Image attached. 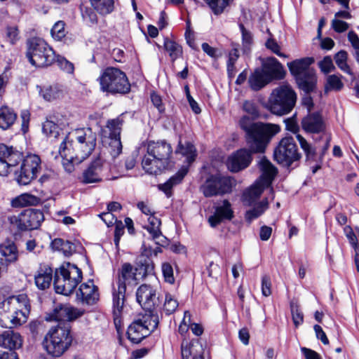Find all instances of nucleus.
<instances>
[{"label":"nucleus","mask_w":359,"mask_h":359,"mask_svg":"<svg viewBox=\"0 0 359 359\" xmlns=\"http://www.w3.org/2000/svg\"><path fill=\"white\" fill-rule=\"evenodd\" d=\"M239 125L245 133L249 149H239L229 156L226 165L233 172L246 168L252 161V154L264 153L272 137L280 131L277 124L253 122L247 116L240 119Z\"/></svg>","instance_id":"nucleus-1"},{"label":"nucleus","mask_w":359,"mask_h":359,"mask_svg":"<svg viewBox=\"0 0 359 359\" xmlns=\"http://www.w3.org/2000/svg\"><path fill=\"white\" fill-rule=\"evenodd\" d=\"M72 135L75 140L69 142L65 136L60 144L59 153L67 161L81 163L86 159L95 149L96 146V133L90 128L75 130Z\"/></svg>","instance_id":"nucleus-2"},{"label":"nucleus","mask_w":359,"mask_h":359,"mask_svg":"<svg viewBox=\"0 0 359 359\" xmlns=\"http://www.w3.org/2000/svg\"><path fill=\"white\" fill-rule=\"evenodd\" d=\"M29 311L27 294L10 297L0 302V325L3 327L20 325L27 321Z\"/></svg>","instance_id":"nucleus-3"},{"label":"nucleus","mask_w":359,"mask_h":359,"mask_svg":"<svg viewBox=\"0 0 359 359\" xmlns=\"http://www.w3.org/2000/svg\"><path fill=\"white\" fill-rule=\"evenodd\" d=\"M146 149L147 153L142 160V166L147 173L158 175L167 169L172 154L170 143L165 140L149 141Z\"/></svg>","instance_id":"nucleus-4"},{"label":"nucleus","mask_w":359,"mask_h":359,"mask_svg":"<svg viewBox=\"0 0 359 359\" xmlns=\"http://www.w3.org/2000/svg\"><path fill=\"white\" fill-rule=\"evenodd\" d=\"M72 340L69 324L59 323L46 334L42 346L48 355L53 358H59L69 348Z\"/></svg>","instance_id":"nucleus-5"},{"label":"nucleus","mask_w":359,"mask_h":359,"mask_svg":"<svg viewBox=\"0 0 359 359\" xmlns=\"http://www.w3.org/2000/svg\"><path fill=\"white\" fill-rule=\"evenodd\" d=\"M138 271L130 263H124L118 271L117 288H113V309L114 314L118 316L123 307L126 285H136L140 280Z\"/></svg>","instance_id":"nucleus-6"},{"label":"nucleus","mask_w":359,"mask_h":359,"mask_svg":"<svg viewBox=\"0 0 359 359\" xmlns=\"http://www.w3.org/2000/svg\"><path fill=\"white\" fill-rule=\"evenodd\" d=\"M297 101V94L287 83L274 88L268 100L267 109L273 114L283 116L289 114Z\"/></svg>","instance_id":"nucleus-7"},{"label":"nucleus","mask_w":359,"mask_h":359,"mask_svg":"<svg viewBox=\"0 0 359 359\" xmlns=\"http://www.w3.org/2000/svg\"><path fill=\"white\" fill-rule=\"evenodd\" d=\"M82 271L75 264L63 263L55 272L53 284L55 292L64 295L72 294L82 280Z\"/></svg>","instance_id":"nucleus-8"},{"label":"nucleus","mask_w":359,"mask_h":359,"mask_svg":"<svg viewBox=\"0 0 359 359\" xmlns=\"http://www.w3.org/2000/svg\"><path fill=\"white\" fill-rule=\"evenodd\" d=\"M100 90L104 93L126 94L130 90V84L125 72L116 67L104 69L97 79Z\"/></svg>","instance_id":"nucleus-9"},{"label":"nucleus","mask_w":359,"mask_h":359,"mask_svg":"<svg viewBox=\"0 0 359 359\" xmlns=\"http://www.w3.org/2000/svg\"><path fill=\"white\" fill-rule=\"evenodd\" d=\"M27 57L30 63L37 67H48L55 60L53 48L40 38H33L29 41Z\"/></svg>","instance_id":"nucleus-10"},{"label":"nucleus","mask_w":359,"mask_h":359,"mask_svg":"<svg viewBox=\"0 0 359 359\" xmlns=\"http://www.w3.org/2000/svg\"><path fill=\"white\" fill-rule=\"evenodd\" d=\"M158 316L155 313H144L135 320L128 328V339L138 344L158 327Z\"/></svg>","instance_id":"nucleus-11"},{"label":"nucleus","mask_w":359,"mask_h":359,"mask_svg":"<svg viewBox=\"0 0 359 359\" xmlns=\"http://www.w3.org/2000/svg\"><path fill=\"white\" fill-rule=\"evenodd\" d=\"M274 160L283 166L289 168L301 158L297 147L292 137L283 138L273 151Z\"/></svg>","instance_id":"nucleus-12"},{"label":"nucleus","mask_w":359,"mask_h":359,"mask_svg":"<svg viewBox=\"0 0 359 359\" xmlns=\"http://www.w3.org/2000/svg\"><path fill=\"white\" fill-rule=\"evenodd\" d=\"M231 180L220 175H210L200 187V191L205 197L222 196L231 191Z\"/></svg>","instance_id":"nucleus-13"},{"label":"nucleus","mask_w":359,"mask_h":359,"mask_svg":"<svg viewBox=\"0 0 359 359\" xmlns=\"http://www.w3.org/2000/svg\"><path fill=\"white\" fill-rule=\"evenodd\" d=\"M41 159L35 154L27 155L23 160L15 179L19 184L27 185L36 179L41 170Z\"/></svg>","instance_id":"nucleus-14"},{"label":"nucleus","mask_w":359,"mask_h":359,"mask_svg":"<svg viewBox=\"0 0 359 359\" xmlns=\"http://www.w3.org/2000/svg\"><path fill=\"white\" fill-rule=\"evenodd\" d=\"M43 220V212L34 208L26 209L18 216L10 217L11 223L16 224L21 231L37 229Z\"/></svg>","instance_id":"nucleus-15"},{"label":"nucleus","mask_w":359,"mask_h":359,"mask_svg":"<svg viewBox=\"0 0 359 359\" xmlns=\"http://www.w3.org/2000/svg\"><path fill=\"white\" fill-rule=\"evenodd\" d=\"M136 299L139 304L145 310V313H154V309L159 303L156 289L147 284H143L137 288Z\"/></svg>","instance_id":"nucleus-16"},{"label":"nucleus","mask_w":359,"mask_h":359,"mask_svg":"<svg viewBox=\"0 0 359 359\" xmlns=\"http://www.w3.org/2000/svg\"><path fill=\"white\" fill-rule=\"evenodd\" d=\"M22 158V154L18 151L5 144H0V175L7 176Z\"/></svg>","instance_id":"nucleus-17"},{"label":"nucleus","mask_w":359,"mask_h":359,"mask_svg":"<svg viewBox=\"0 0 359 359\" xmlns=\"http://www.w3.org/2000/svg\"><path fill=\"white\" fill-rule=\"evenodd\" d=\"M76 297L83 304L93 305L99 300L98 287L92 280L82 283L76 292Z\"/></svg>","instance_id":"nucleus-18"},{"label":"nucleus","mask_w":359,"mask_h":359,"mask_svg":"<svg viewBox=\"0 0 359 359\" xmlns=\"http://www.w3.org/2000/svg\"><path fill=\"white\" fill-rule=\"evenodd\" d=\"M83 310L79 309L70 304H60L53 311V318L56 321H73L82 316Z\"/></svg>","instance_id":"nucleus-19"},{"label":"nucleus","mask_w":359,"mask_h":359,"mask_svg":"<svg viewBox=\"0 0 359 359\" xmlns=\"http://www.w3.org/2000/svg\"><path fill=\"white\" fill-rule=\"evenodd\" d=\"M104 165V161L100 157L91 162L89 166L83 172L81 182L84 184L96 183L102 180L101 173Z\"/></svg>","instance_id":"nucleus-20"},{"label":"nucleus","mask_w":359,"mask_h":359,"mask_svg":"<svg viewBox=\"0 0 359 359\" xmlns=\"http://www.w3.org/2000/svg\"><path fill=\"white\" fill-rule=\"evenodd\" d=\"M233 217V211L228 200H224L221 205L215 208V213L210 216L208 222L212 227H216L223 220H231Z\"/></svg>","instance_id":"nucleus-21"},{"label":"nucleus","mask_w":359,"mask_h":359,"mask_svg":"<svg viewBox=\"0 0 359 359\" xmlns=\"http://www.w3.org/2000/svg\"><path fill=\"white\" fill-rule=\"evenodd\" d=\"M23 339L21 335L13 330H8L0 332V347L15 351L22 347Z\"/></svg>","instance_id":"nucleus-22"},{"label":"nucleus","mask_w":359,"mask_h":359,"mask_svg":"<svg viewBox=\"0 0 359 359\" xmlns=\"http://www.w3.org/2000/svg\"><path fill=\"white\" fill-rule=\"evenodd\" d=\"M302 127L307 133H320L325 129V125L319 113L309 114L302 120Z\"/></svg>","instance_id":"nucleus-23"},{"label":"nucleus","mask_w":359,"mask_h":359,"mask_svg":"<svg viewBox=\"0 0 359 359\" xmlns=\"http://www.w3.org/2000/svg\"><path fill=\"white\" fill-rule=\"evenodd\" d=\"M182 359H205L204 348L198 340H193L190 342L183 340L181 345Z\"/></svg>","instance_id":"nucleus-24"},{"label":"nucleus","mask_w":359,"mask_h":359,"mask_svg":"<svg viewBox=\"0 0 359 359\" xmlns=\"http://www.w3.org/2000/svg\"><path fill=\"white\" fill-rule=\"evenodd\" d=\"M262 70L271 81L274 79H282L285 74L283 66L273 57L267 58Z\"/></svg>","instance_id":"nucleus-25"},{"label":"nucleus","mask_w":359,"mask_h":359,"mask_svg":"<svg viewBox=\"0 0 359 359\" xmlns=\"http://www.w3.org/2000/svg\"><path fill=\"white\" fill-rule=\"evenodd\" d=\"M313 59L311 57H304L295 60L287 63V67L292 76L297 79L307 72H311L313 69L310 68V65L313 63Z\"/></svg>","instance_id":"nucleus-26"},{"label":"nucleus","mask_w":359,"mask_h":359,"mask_svg":"<svg viewBox=\"0 0 359 359\" xmlns=\"http://www.w3.org/2000/svg\"><path fill=\"white\" fill-rule=\"evenodd\" d=\"M266 188L261 182H255L250 187L245 189L242 195V202L244 205L252 206L259 198Z\"/></svg>","instance_id":"nucleus-27"},{"label":"nucleus","mask_w":359,"mask_h":359,"mask_svg":"<svg viewBox=\"0 0 359 359\" xmlns=\"http://www.w3.org/2000/svg\"><path fill=\"white\" fill-rule=\"evenodd\" d=\"M188 172V166H182L177 173L172 175L167 182L158 185V189L163 191L167 197L172 196V187L181 183Z\"/></svg>","instance_id":"nucleus-28"},{"label":"nucleus","mask_w":359,"mask_h":359,"mask_svg":"<svg viewBox=\"0 0 359 359\" xmlns=\"http://www.w3.org/2000/svg\"><path fill=\"white\" fill-rule=\"evenodd\" d=\"M259 165L260 169L262 171V175L257 182H261L262 184L268 187L271 185L272 181L276 177L277 174V169L265 158H263L260 161Z\"/></svg>","instance_id":"nucleus-29"},{"label":"nucleus","mask_w":359,"mask_h":359,"mask_svg":"<svg viewBox=\"0 0 359 359\" xmlns=\"http://www.w3.org/2000/svg\"><path fill=\"white\" fill-rule=\"evenodd\" d=\"M36 286L41 290L48 288L53 280V269L48 266H41L34 276Z\"/></svg>","instance_id":"nucleus-30"},{"label":"nucleus","mask_w":359,"mask_h":359,"mask_svg":"<svg viewBox=\"0 0 359 359\" xmlns=\"http://www.w3.org/2000/svg\"><path fill=\"white\" fill-rule=\"evenodd\" d=\"M299 88L306 93L313 92L316 87L317 77L314 69L296 79Z\"/></svg>","instance_id":"nucleus-31"},{"label":"nucleus","mask_w":359,"mask_h":359,"mask_svg":"<svg viewBox=\"0 0 359 359\" xmlns=\"http://www.w3.org/2000/svg\"><path fill=\"white\" fill-rule=\"evenodd\" d=\"M135 269L139 273L141 278L147 276L148 274L152 273L154 266L150 257L144 255H139L136 259Z\"/></svg>","instance_id":"nucleus-32"},{"label":"nucleus","mask_w":359,"mask_h":359,"mask_svg":"<svg viewBox=\"0 0 359 359\" xmlns=\"http://www.w3.org/2000/svg\"><path fill=\"white\" fill-rule=\"evenodd\" d=\"M93 9L102 16L111 13L114 10V0H89Z\"/></svg>","instance_id":"nucleus-33"},{"label":"nucleus","mask_w":359,"mask_h":359,"mask_svg":"<svg viewBox=\"0 0 359 359\" xmlns=\"http://www.w3.org/2000/svg\"><path fill=\"white\" fill-rule=\"evenodd\" d=\"M250 88L253 90H259L271 81L262 69H256L248 80Z\"/></svg>","instance_id":"nucleus-34"},{"label":"nucleus","mask_w":359,"mask_h":359,"mask_svg":"<svg viewBox=\"0 0 359 359\" xmlns=\"http://www.w3.org/2000/svg\"><path fill=\"white\" fill-rule=\"evenodd\" d=\"M39 93L45 100L51 102L62 97L65 95V91L61 86L53 85L41 88Z\"/></svg>","instance_id":"nucleus-35"},{"label":"nucleus","mask_w":359,"mask_h":359,"mask_svg":"<svg viewBox=\"0 0 359 359\" xmlns=\"http://www.w3.org/2000/svg\"><path fill=\"white\" fill-rule=\"evenodd\" d=\"M17 114L8 107L0 108V128L6 130L9 128L15 121Z\"/></svg>","instance_id":"nucleus-36"},{"label":"nucleus","mask_w":359,"mask_h":359,"mask_svg":"<svg viewBox=\"0 0 359 359\" xmlns=\"http://www.w3.org/2000/svg\"><path fill=\"white\" fill-rule=\"evenodd\" d=\"M177 154H180L187 158V162L189 165L193 163L197 156L196 149L193 144L191 142H185L182 144L179 142L178 147L176 149Z\"/></svg>","instance_id":"nucleus-37"},{"label":"nucleus","mask_w":359,"mask_h":359,"mask_svg":"<svg viewBox=\"0 0 359 359\" xmlns=\"http://www.w3.org/2000/svg\"><path fill=\"white\" fill-rule=\"evenodd\" d=\"M0 253L4 257L5 262L12 263L18 259V252L13 243L6 242L0 245Z\"/></svg>","instance_id":"nucleus-38"},{"label":"nucleus","mask_w":359,"mask_h":359,"mask_svg":"<svg viewBox=\"0 0 359 359\" xmlns=\"http://www.w3.org/2000/svg\"><path fill=\"white\" fill-rule=\"evenodd\" d=\"M269 208V202L267 198L263 199L258 203L253 208L246 211L245 219L248 223L261 216Z\"/></svg>","instance_id":"nucleus-39"},{"label":"nucleus","mask_w":359,"mask_h":359,"mask_svg":"<svg viewBox=\"0 0 359 359\" xmlns=\"http://www.w3.org/2000/svg\"><path fill=\"white\" fill-rule=\"evenodd\" d=\"M123 119L118 116L114 119H110L107 123V130L104 133L108 134V137H121Z\"/></svg>","instance_id":"nucleus-40"},{"label":"nucleus","mask_w":359,"mask_h":359,"mask_svg":"<svg viewBox=\"0 0 359 359\" xmlns=\"http://www.w3.org/2000/svg\"><path fill=\"white\" fill-rule=\"evenodd\" d=\"M163 46L165 50L169 53L172 62L182 55V47L172 40L168 38L165 39Z\"/></svg>","instance_id":"nucleus-41"},{"label":"nucleus","mask_w":359,"mask_h":359,"mask_svg":"<svg viewBox=\"0 0 359 359\" xmlns=\"http://www.w3.org/2000/svg\"><path fill=\"white\" fill-rule=\"evenodd\" d=\"M212 12L219 15L223 13L232 0H203Z\"/></svg>","instance_id":"nucleus-42"},{"label":"nucleus","mask_w":359,"mask_h":359,"mask_svg":"<svg viewBox=\"0 0 359 359\" xmlns=\"http://www.w3.org/2000/svg\"><path fill=\"white\" fill-rule=\"evenodd\" d=\"M341 77L342 76L341 75L336 74L328 76L325 84V93H327L331 90H340L344 86V84L341 80Z\"/></svg>","instance_id":"nucleus-43"},{"label":"nucleus","mask_w":359,"mask_h":359,"mask_svg":"<svg viewBox=\"0 0 359 359\" xmlns=\"http://www.w3.org/2000/svg\"><path fill=\"white\" fill-rule=\"evenodd\" d=\"M39 199L32 194H24L15 198L12 203L15 207L18 206H27L36 204Z\"/></svg>","instance_id":"nucleus-44"},{"label":"nucleus","mask_w":359,"mask_h":359,"mask_svg":"<svg viewBox=\"0 0 359 359\" xmlns=\"http://www.w3.org/2000/svg\"><path fill=\"white\" fill-rule=\"evenodd\" d=\"M43 132L49 137L57 138L61 129L53 120H46L43 124Z\"/></svg>","instance_id":"nucleus-45"},{"label":"nucleus","mask_w":359,"mask_h":359,"mask_svg":"<svg viewBox=\"0 0 359 359\" xmlns=\"http://www.w3.org/2000/svg\"><path fill=\"white\" fill-rule=\"evenodd\" d=\"M178 302L170 293H166L165 295V300L163 306V311L166 315L173 313L178 307Z\"/></svg>","instance_id":"nucleus-46"},{"label":"nucleus","mask_w":359,"mask_h":359,"mask_svg":"<svg viewBox=\"0 0 359 359\" xmlns=\"http://www.w3.org/2000/svg\"><path fill=\"white\" fill-rule=\"evenodd\" d=\"M109 153L113 158H116L122 152L121 137H108Z\"/></svg>","instance_id":"nucleus-47"},{"label":"nucleus","mask_w":359,"mask_h":359,"mask_svg":"<svg viewBox=\"0 0 359 359\" xmlns=\"http://www.w3.org/2000/svg\"><path fill=\"white\" fill-rule=\"evenodd\" d=\"M51 35L55 40H62L67 34L65 29V23L63 21H57L53 26L51 31Z\"/></svg>","instance_id":"nucleus-48"},{"label":"nucleus","mask_w":359,"mask_h":359,"mask_svg":"<svg viewBox=\"0 0 359 359\" xmlns=\"http://www.w3.org/2000/svg\"><path fill=\"white\" fill-rule=\"evenodd\" d=\"M146 229L149 231L152 239L157 245L163 246L166 244L167 239L164 236H163L160 230V226H147Z\"/></svg>","instance_id":"nucleus-49"},{"label":"nucleus","mask_w":359,"mask_h":359,"mask_svg":"<svg viewBox=\"0 0 359 359\" xmlns=\"http://www.w3.org/2000/svg\"><path fill=\"white\" fill-rule=\"evenodd\" d=\"M347 53L344 50L339 51L334 55V60L339 69L346 73H350V68L346 63Z\"/></svg>","instance_id":"nucleus-50"},{"label":"nucleus","mask_w":359,"mask_h":359,"mask_svg":"<svg viewBox=\"0 0 359 359\" xmlns=\"http://www.w3.org/2000/svg\"><path fill=\"white\" fill-rule=\"evenodd\" d=\"M296 138L298 140L302 149L304 150L306 158H313L315 156L316 151L315 149L311 146L310 144L307 142L306 139L303 137L301 135L297 134Z\"/></svg>","instance_id":"nucleus-51"},{"label":"nucleus","mask_w":359,"mask_h":359,"mask_svg":"<svg viewBox=\"0 0 359 359\" xmlns=\"http://www.w3.org/2000/svg\"><path fill=\"white\" fill-rule=\"evenodd\" d=\"M344 232L348 238L349 243L352 246L354 250V252L356 251L357 249L359 250V243L358 242V236L353 231V229L350 226H346L344 228Z\"/></svg>","instance_id":"nucleus-52"},{"label":"nucleus","mask_w":359,"mask_h":359,"mask_svg":"<svg viewBox=\"0 0 359 359\" xmlns=\"http://www.w3.org/2000/svg\"><path fill=\"white\" fill-rule=\"evenodd\" d=\"M55 61L57 62L58 67L64 72L68 74H72L74 70V65L68 61L66 58L57 56L55 57Z\"/></svg>","instance_id":"nucleus-53"},{"label":"nucleus","mask_w":359,"mask_h":359,"mask_svg":"<svg viewBox=\"0 0 359 359\" xmlns=\"http://www.w3.org/2000/svg\"><path fill=\"white\" fill-rule=\"evenodd\" d=\"M161 269L165 280L169 283H173L175 282V278L171 264L168 262L163 263Z\"/></svg>","instance_id":"nucleus-54"},{"label":"nucleus","mask_w":359,"mask_h":359,"mask_svg":"<svg viewBox=\"0 0 359 359\" xmlns=\"http://www.w3.org/2000/svg\"><path fill=\"white\" fill-rule=\"evenodd\" d=\"M242 33V41L243 45L245 48H248L253 41V37L252 33L247 30L243 24L239 25Z\"/></svg>","instance_id":"nucleus-55"},{"label":"nucleus","mask_w":359,"mask_h":359,"mask_svg":"<svg viewBox=\"0 0 359 359\" xmlns=\"http://www.w3.org/2000/svg\"><path fill=\"white\" fill-rule=\"evenodd\" d=\"M266 47L271 50L273 53L277 55L280 57L286 58L287 55L281 53L280 46L278 44V43L273 39H269L266 42Z\"/></svg>","instance_id":"nucleus-56"},{"label":"nucleus","mask_w":359,"mask_h":359,"mask_svg":"<svg viewBox=\"0 0 359 359\" xmlns=\"http://www.w3.org/2000/svg\"><path fill=\"white\" fill-rule=\"evenodd\" d=\"M318 65L320 70L325 74H328L334 69V66L330 56L325 57L323 60L319 62Z\"/></svg>","instance_id":"nucleus-57"},{"label":"nucleus","mask_w":359,"mask_h":359,"mask_svg":"<svg viewBox=\"0 0 359 359\" xmlns=\"http://www.w3.org/2000/svg\"><path fill=\"white\" fill-rule=\"evenodd\" d=\"M262 293L264 297L271 294V281L267 275L263 276L262 278Z\"/></svg>","instance_id":"nucleus-58"},{"label":"nucleus","mask_w":359,"mask_h":359,"mask_svg":"<svg viewBox=\"0 0 359 359\" xmlns=\"http://www.w3.org/2000/svg\"><path fill=\"white\" fill-rule=\"evenodd\" d=\"M243 109L253 116L257 117L259 115L257 107L253 101L245 100L243 104Z\"/></svg>","instance_id":"nucleus-59"},{"label":"nucleus","mask_w":359,"mask_h":359,"mask_svg":"<svg viewBox=\"0 0 359 359\" xmlns=\"http://www.w3.org/2000/svg\"><path fill=\"white\" fill-rule=\"evenodd\" d=\"M291 311H292V320L294 325L296 327L301 325L304 321V316L302 312L299 309L297 306L291 307Z\"/></svg>","instance_id":"nucleus-60"},{"label":"nucleus","mask_w":359,"mask_h":359,"mask_svg":"<svg viewBox=\"0 0 359 359\" xmlns=\"http://www.w3.org/2000/svg\"><path fill=\"white\" fill-rule=\"evenodd\" d=\"M332 27L335 32L341 33L348 29V24L339 19H334L332 22Z\"/></svg>","instance_id":"nucleus-61"},{"label":"nucleus","mask_w":359,"mask_h":359,"mask_svg":"<svg viewBox=\"0 0 359 359\" xmlns=\"http://www.w3.org/2000/svg\"><path fill=\"white\" fill-rule=\"evenodd\" d=\"M124 226L121 221L115 220L114 243L118 245L121 236L124 233Z\"/></svg>","instance_id":"nucleus-62"},{"label":"nucleus","mask_w":359,"mask_h":359,"mask_svg":"<svg viewBox=\"0 0 359 359\" xmlns=\"http://www.w3.org/2000/svg\"><path fill=\"white\" fill-rule=\"evenodd\" d=\"M18 29L17 27H8L6 28V37L11 43L13 44L18 39Z\"/></svg>","instance_id":"nucleus-63"},{"label":"nucleus","mask_w":359,"mask_h":359,"mask_svg":"<svg viewBox=\"0 0 359 359\" xmlns=\"http://www.w3.org/2000/svg\"><path fill=\"white\" fill-rule=\"evenodd\" d=\"M314 331L316 332V337L321 341V342L327 345L329 344V340L327 337L326 334L323 330L322 327L318 325H315L313 327Z\"/></svg>","instance_id":"nucleus-64"}]
</instances>
